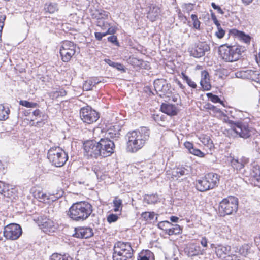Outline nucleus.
Here are the masks:
<instances>
[{
	"label": "nucleus",
	"mask_w": 260,
	"mask_h": 260,
	"mask_svg": "<svg viewBox=\"0 0 260 260\" xmlns=\"http://www.w3.org/2000/svg\"><path fill=\"white\" fill-rule=\"evenodd\" d=\"M184 145L185 147L188 149L189 152H191V150L194 148L193 144L190 142H185Z\"/></svg>",
	"instance_id": "680f3d73"
},
{
	"label": "nucleus",
	"mask_w": 260,
	"mask_h": 260,
	"mask_svg": "<svg viewBox=\"0 0 260 260\" xmlns=\"http://www.w3.org/2000/svg\"><path fill=\"white\" fill-rule=\"evenodd\" d=\"M154 87L156 92L159 96H169L171 93L170 86L166 80L163 79H158L154 81Z\"/></svg>",
	"instance_id": "4468645a"
},
{
	"label": "nucleus",
	"mask_w": 260,
	"mask_h": 260,
	"mask_svg": "<svg viewBox=\"0 0 260 260\" xmlns=\"http://www.w3.org/2000/svg\"><path fill=\"white\" fill-rule=\"evenodd\" d=\"M191 18L192 22L193 28L199 30L200 29L201 22L199 20L197 15L196 14H191Z\"/></svg>",
	"instance_id": "79ce46f5"
},
{
	"label": "nucleus",
	"mask_w": 260,
	"mask_h": 260,
	"mask_svg": "<svg viewBox=\"0 0 260 260\" xmlns=\"http://www.w3.org/2000/svg\"><path fill=\"white\" fill-rule=\"evenodd\" d=\"M149 130L146 127L129 132L126 135L127 151L136 152L145 144L149 137Z\"/></svg>",
	"instance_id": "f257e3e1"
},
{
	"label": "nucleus",
	"mask_w": 260,
	"mask_h": 260,
	"mask_svg": "<svg viewBox=\"0 0 260 260\" xmlns=\"http://www.w3.org/2000/svg\"><path fill=\"white\" fill-rule=\"evenodd\" d=\"M209 50V47L207 44L200 42L191 50L190 54L194 57L199 58L204 56Z\"/></svg>",
	"instance_id": "6ab92c4d"
},
{
	"label": "nucleus",
	"mask_w": 260,
	"mask_h": 260,
	"mask_svg": "<svg viewBox=\"0 0 260 260\" xmlns=\"http://www.w3.org/2000/svg\"><path fill=\"white\" fill-rule=\"evenodd\" d=\"M207 96L213 103H222L217 95H214L212 93H207Z\"/></svg>",
	"instance_id": "a18cd8bd"
},
{
	"label": "nucleus",
	"mask_w": 260,
	"mask_h": 260,
	"mask_svg": "<svg viewBox=\"0 0 260 260\" xmlns=\"http://www.w3.org/2000/svg\"><path fill=\"white\" fill-rule=\"evenodd\" d=\"M133 255V250L128 242L118 241L114 246L113 260H128Z\"/></svg>",
	"instance_id": "20e7f679"
},
{
	"label": "nucleus",
	"mask_w": 260,
	"mask_h": 260,
	"mask_svg": "<svg viewBox=\"0 0 260 260\" xmlns=\"http://www.w3.org/2000/svg\"><path fill=\"white\" fill-rule=\"evenodd\" d=\"M238 199L234 197L224 199L219 204V210L223 215H230L236 212L238 209Z\"/></svg>",
	"instance_id": "0eeeda50"
},
{
	"label": "nucleus",
	"mask_w": 260,
	"mask_h": 260,
	"mask_svg": "<svg viewBox=\"0 0 260 260\" xmlns=\"http://www.w3.org/2000/svg\"><path fill=\"white\" fill-rule=\"evenodd\" d=\"M94 35L95 38L96 39V40L99 41L101 40L103 37L107 36V34H106L105 32L101 33L96 32H95Z\"/></svg>",
	"instance_id": "e2e57ef3"
},
{
	"label": "nucleus",
	"mask_w": 260,
	"mask_h": 260,
	"mask_svg": "<svg viewBox=\"0 0 260 260\" xmlns=\"http://www.w3.org/2000/svg\"><path fill=\"white\" fill-rule=\"evenodd\" d=\"M6 19L5 15H1L0 16V38H1V34L4 25V21Z\"/></svg>",
	"instance_id": "4d7b16f0"
},
{
	"label": "nucleus",
	"mask_w": 260,
	"mask_h": 260,
	"mask_svg": "<svg viewBox=\"0 0 260 260\" xmlns=\"http://www.w3.org/2000/svg\"><path fill=\"white\" fill-rule=\"evenodd\" d=\"M200 243L203 247H207V245H208L207 239L205 237H203L200 240Z\"/></svg>",
	"instance_id": "69168bd1"
},
{
	"label": "nucleus",
	"mask_w": 260,
	"mask_h": 260,
	"mask_svg": "<svg viewBox=\"0 0 260 260\" xmlns=\"http://www.w3.org/2000/svg\"><path fill=\"white\" fill-rule=\"evenodd\" d=\"M118 216L116 214H110L107 218L108 222L110 223L115 222L118 219Z\"/></svg>",
	"instance_id": "6e6d98bb"
},
{
	"label": "nucleus",
	"mask_w": 260,
	"mask_h": 260,
	"mask_svg": "<svg viewBox=\"0 0 260 260\" xmlns=\"http://www.w3.org/2000/svg\"><path fill=\"white\" fill-rule=\"evenodd\" d=\"M63 192L60 191L56 194H47L42 191H36L34 192V197L40 202L49 204L58 199L62 196Z\"/></svg>",
	"instance_id": "2eb2a0df"
},
{
	"label": "nucleus",
	"mask_w": 260,
	"mask_h": 260,
	"mask_svg": "<svg viewBox=\"0 0 260 260\" xmlns=\"http://www.w3.org/2000/svg\"><path fill=\"white\" fill-rule=\"evenodd\" d=\"M19 104L27 108H36L38 104L34 102H30L26 100H20Z\"/></svg>",
	"instance_id": "c03bdc74"
},
{
	"label": "nucleus",
	"mask_w": 260,
	"mask_h": 260,
	"mask_svg": "<svg viewBox=\"0 0 260 260\" xmlns=\"http://www.w3.org/2000/svg\"><path fill=\"white\" fill-rule=\"evenodd\" d=\"M189 153L200 157H203L205 156V154L203 152H202L199 149L194 148H193L191 150V152H189Z\"/></svg>",
	"instance_id": "3c124183"
},
{
	"label": "nucleus",
	"mask_w": 260,
	"mask_h": 260,
	"mask_svg": "<svg viewBox=\"0 0 260 260\" xmlns=\"http://www.w3.org/2000/svg\"><path fill=\"white\" fill-rule=\"evenodd\" d=\"M44 9L46 12L51 14L56 12L58 8L56 3H50L46 4Z\"/></svg>",
	"instance_id": "2f4dec72"
},
{
	"label": "nucleus",
	"mask_w": 260,
	"mask_h": 260,
	"mask_svg": "<svg viewBox=\"0 0 260 260\" xmlns=\"http://www.w3.org/2000/svg\"><path fill=\"white\" fill-rule=\"evenodd\" d=\"M66 95V91L63 89H58L53 90L49 93V96L52 99H57L60 96H64Z\"/></svg>",
	"instance_id": "7c9ffc66"
},
{
	"label": "nucleus",
	"mask_w": 260,
	"mask_h": 260,
	"mask_svg": "<svg viewBox=\"0 0 260 260\" xmlns=\"http://www.w3.org/2000/svg\"><path fill=\"white\" fill-rule=\"evenodd\" d=\"M74 236L79 238L87 239L93 235V230L89 227H79L75 228Z\"/></svg>",
	"instance_id": "aec40b11"
},
{
	"label": "nucleus",
	"mask_w": 260,
	"mask_h": 260,
	"mask_svg": "<svg viewBox=\"0 0 260 260\" xmlns=\"http://www.w3.org/2000/svg\"><path fill=\"white\" fill-rule=\"evenodd\" d=\"M108 29L107 31L105 32L107 35H113L116 31V29L114 26H111L107 28Z\"/></svg>",
	"instance_id": "bf43d9fd"
},
{
	"label": "nucleus",
	"mask_w": 260,
	"mask_h": 260,
	"mask_svg": "<svg viewBox=\"0 0 260 260\" xmlns=\"http://www.w3.org/2000/svg\"><path fill=\"white\" fill-rule=\"evenodd\" d=\"M122 201L118 197H115L113 200L114 211L115 212L120 211L122 208Z\"/></svg>",
	"instance_id": "72a5a7b5"
},
{
	"label": "nucleus",
	"mask_w": 260,
	"mask_h": 260,
	"mask_svg": "<svg viewBox=\"0 0 260 260\" xmlns=\"http://www.w3.org/2000/svg\"><path fill=\"white\" fill-rule=\"evenodd\" d=\"M199 139L200 140L201 142H202V143L205 145L211 146L212 144V141L211 139H210V137L207 135H202L199 137Z\"/></svg>",
	"instance_id": "a19ab883"
},
{
	"label": "nucleus",
	"mask_w": 260,
	"mask_h": 260,
	"mask_svg": "<svg viewBox=\"0 0 260 260\" xmlns=\"http://www.w3.org/2000/svg\"><path fill=\"white\" fill-rule=\"evenodd\" d=\"M171 225V223L169 221H161L159 223H158V227L159 229L165 231V229H168V228L169 226H170Z\"/></svg>",
	"instance_id": "8fccbe9b"
},
{
	"label": "nucleus",
	"mask_w": 260,
	"mask_h": 260,
	"mask_svg": "<svg viewBox=\"0 0 260 260\" xmlns=\"http://www.w3.org/2000/svg\"><path fill=\"white\" fill-rule=\"evenodd\" d=\"M200 85L204 90L208 91L211 89V85L210 82L209 75L206 70H204L201 72Z\"/></svg>",
	"instance_id": "b1692460"
},
{
	"label": "nucleus",
	"mask_w": 260,
	"mask_h": 260,
	"mask_svg": "<svg viewBox=\"0 0 260 260\" xmlns=\"http://www.w3.org/2000/svg\"><path fill=\"white\" fill-rule=\"evenodd\" d=\"M108 19L97 20L96 25L101 28L102 29L105 30L109 27L110 24L107 21Z\"/></svg>",
	"instance_id": "37998d69"
},
{
	"label": "nucleus",
	"mask_w": 260,
	"mask_h": 260,
	"mask_svg": "<svg viewBox=\"0 0 260 260\" xmlns=\"http://www.w3.org/2000/svg\"><path fill=\"white\" fill-rule=\"evenodd\" d=\"M205 180L208 182V184L210 189L214 188L217 186L219 181V176L213 173H210L207 174L204 177Z\"/></svg>",
	"instance_id": "5701e85b"
},
{
	"label": "nucleus",
	"mask_w": 260,
	"mask_h": 260,
	"mask_svg": "<svg viewBox=\"0 0 260 260\" xmlns=\"http://www.w3.org/2000/svg\"><path fill=\"white\" fill-rule=\"evenodd\" d=\"M108 41H109L111 43H115L116 44H118V43L117 42V37L113 35V36L109 37L108 38Z\"/></svg>",
	"instance_id": "338daca9"
},
{
	"label": "nucleus",
	"mask_w": 260,
	"mask_h": 260,
	"mask_svg": "<svg viewBox=\"0 0 260 260\" xmlns=\"http://www.w3.org/2000/svg\"><path fill=\"white\" fill-rule=\"evenodd\" d=\"M47 157L50 162L57 167L63 166L68 159L67 153L59 147L51 148L48 150Z\"/></svg>",
	"instance_id": "423d86ee"
},
{
	"label": "nucleus",
	"mask_w": 260,
	"mask_h": 260,
	"mask_svg": "<svg viewBox=\"0 0 260 260\" xmlns=\"http://www.w3.org/2000/svg\"><path fill=\"white\" fill-rule=\"evenodd\" d=\"M76 45L69 41H64L60 47V54L63 62H68L75 55Z\"/></svg>",
	"instance_id": "6e6552de"
},
{
	"label": "nucleus",
	"mask_w": 260,
	"mask_h": 260,
	"mask_svg": "<svg viewBox=\"0 0 260 260\" xmlns=\"http://www.w3.org/2000/svg\"><path fill=\"white\" fill-rule=\"evenodd\" d=\"M211 6L214 9L217 10V12L221 14H223L224 13L223 10L221 9V8L219 6L217 5L215 3H212Z\"/></svg>",
	"instance_id": "052dcab7"
},
{
	"label": "nucleus",
	"mask_w": 260,
	"mask_h": 260,
	"mask_svg": "<svg viewBox=\"0 0 260 260\" xmlns=\"http://www.w3.org/2000/svg\"><path fill=\"white\" fill-rule=\"evenodd\" d=\"M230 34L231 35L235 37L240 41L247 44H249L250 43L251 37L243 31L238 30L236 29H232L230 30Z\"/></svg>",
	"instance_id": "412c9836"
},
{
	"label": "nucleus",
	"mask_w": 260,
	"mask_h": 260,
	"mask_svg": "<svg viewBox=\"0 0 260 260\" xmlns=\"http://www.w3.org/2000/svg\"><path fill=\"white\" fill-rule=\"evenodd\" d=\"M210 247L215 250L216 256L220 258H225L231 250V247L228 245L211 244Z\"/></svg>",
	"instance_id": "a211bd4d"
},
{
	"label": "nucleus",
	"mask_w": 260,
	"mask_h": 260,
	"mask_svg": "<svg viewBox=\"0 0 260 260\" xmlns=\"http://www.w3.org/2000/svg\"><path fill=\"white\" fill-rule=\"evenodd\" d=\"M250 72H254V71L251 70H246L245 71H241L240 74L242 77L251 80L252 74L250 73Z\"/></svg>",
	"instance_id": "de8ad7c7"
},
{
	"label": "nucleus",
	"mask_w": 260,
	"mask_h": 260,
	"mask_svg": "<svg viewBox=\"0 0 260 260\" xmlns=\"http://www.w3.org/2000/svg\"><path fill=\"white\" fill-rule=\"evenodd\" d=\"M9 110L6 109L3 105H0V120H5L8 118Z\"/></svg>",
	"instance_id": "f704fd0d"
},
{
	"label": "nucleus",
	"mask_w": 260,
	"mask_h": 260,
	"mask_svg": "<svg viewBox=\"0 0 260 260\" xmlns=\"http://www.w3.org/2000/svg\"><path fill=\"white\" fill-rule=\"evenodd\" d=\"M109 12L104 10H100L98 11L96 14V18L97 20H102L108 19Z\"/></svg>",
	"instance_id": "e433bc0d"
},
{
	"label": "nucleus",
	"mask_w": 260,
	"mask_h": 260,
	"mask_svg": "<svg viewBox=\"0 0 260 260\" xmlns=\"http://www.w3.org/2000/svg\"><path fill=\"white\" fill-rule=\"evenodd\" d=\"M147 17L151 21L153 22L159 19L161 10L160 7L155 4H150L147 8Z\"/></svg>",
	"instance_id": "dca6fc26"
},
{
	"label": "nucleus",
	"mask_w": 260,
	"mask_h": 260,
	"mask_svg": "<svg viewBox=\"0 0 260 260\" xmlns=\"http://www.w3.org/2000/svg\"><path fill=\"white\" fill-rule=\"evenodd\" d=\"M251 175L257 182V184H260V166L254 162L252 164Z\"/></svg>",
	"instance_id": "a878e982"
},
{
	"label": "nucleus",
	"mask_w": 260,
	"mask_h": 260,
	"mask_svg": "<svg viewBox=\"0 0 260 260\" xmlns=\"http://www.w3.org/2000/svg\"><path fill=\"white\" fill-rule=\"evenodd\" d=\"M9 190V185L3 182H0V191L2 193H4V196H6L5 193Z\"/></svg>",
	"instance_id": "603ef678"
},
{
	"label": "nucleus",
	"mask_w": 260,
	"mask_h": 260,
	"mask_svg": "<svg viewBox=\"0 0 260 260\" xmlns=\"http://www.w3.org/2000/svg\"><path fill=\"white\" fill-rule=\"evenodd\" d=\"M253 133V129L244 122L234 123L231 128L227 131V134L229 137H240L244 139L249 138Z\"/></svg>",
	"instance_id": "39448f33"
},
{
	"label": "nucleus",
	"mask_w": 260,
	"mask_h": 260,
	"mask_svg": "<svg viewBox=\"0 0 260 260\" xmlns=\"http://www.w3.org/2000/svg\"><path fill=\"white\" fill-rule=\"evenodd\" d=\"M39 226L46 233L54 232L58 228V224L52 219L41 216L39 219Z\"/></svg>",
	"instance_id": "f8f14e48"
},
{
	"label": "nucleus",
	"mask_w": 260,
	"mask_h": 260,
	"mask_svg": "<svg viewBox=\"0 0 260 260\" xmlns=\"http://www.w3.org/2000/svg\"><path fill=\"white\" fill-rule=\"evenodd\" d=\"M99 142L93 140L88 141L84 143V149L88 156L97 158L101 156Z\"/></svg>",
	"instance_id": "ddd939ff"
},
{
	"label": "nucleus",
	"mask_w": 260,
	"mask_h": 260,
	"mask_svg": "<svg viewBox=\"0 0 260 260\" xmlns=\"http://www.w3.org/2000/svg\"><path fill=\"white\" fill-rule=\"evenodd\" d=\"M90 81V82L92 84L93 86H95L98 83L102 82L101 80H100L97 77H92L91 79H89Z\"/></svg>",
	"instance_id": "0e129e2a"
},
{
	"label": "nucleus",
	"mask_w": 260,
	"mask_h": 260,
	"mask_svg": "<svg viewBox=\"0 0 260 260\" xmlns=\"http://www.w3.org/2000/svg\"><path fill=\"white\" fill-rule=\"evenodd\" d=\"M184 251L189 257L203 255L205 252L204 249H201L199 245L194 243L187 245L184 249Z\"/></svg>",
	"instance_id": "f3484780"
},
{
	"label": "nucleus",
	"mask_w": 260,
	"mask_h": 260,
	"mask_svg": "<svg viewBox=\"0 0 260 260\" xmlns=\"http://www.w3.org/2000/svg\"><path fill=\"white\" fill-rule=\"evenodd\" d=\"M155 214L154 212H144L141 214V217L146 221L153 220Z\"/></svg>",
	"instance_id": "c9c22d12"
},
{
	"label": "nucleus",
	"mask_w": 260,
	"mask_h": 260,
	"mask_svg": "<svg viewBox=\"0 0 260 260\" xmlns=\"http://www.w3.org/2000/svg\"><path fill=\"white\" fill-rule=\"evenodd\" d=\"M101 156L105 157L110 156L113 152L115 144L108 138L101 139L99 142Z\"/></svg>",
	"instance_id": "9b49d317"
},
{
	"label": "nucleus",
	"mask_w": 260,
	"mask_h": 260,
	"mask_svg": "<svg viewBox=\"0 0 260 260\" xmlns=\"http://www.w3.org/2000/svg\"><path fill=\"white\" fill-rule=\"evenodd\" d=\"M245 48L242 46H230L222 45L219 48V54L223 60L226 62H233L238 60Z\"/></svg>",
	"instance_id": "7ed1b4c3"
},
{
	"label": "nucleus",
	"mask_w": 260,
	"mask_h": 260,
	"mask_svg": "<svg viewBox=\"0 0 260 260\" xmlns=\"http://www.w3.org/2000/svg\"><path fill=\"white\" fill-rule=\"evenodd\" d=\"M184 9L188 13L191 11L193 9V5L192 4H185L184 5Z\"/></svg>",
	"instance_id": "13d9d810"
},
{
	"label": "nucleus",
	"mask_w": 260,
	"mask_h": 260,
	"mask_svg": "<svg viewBox=\"0 0 260 260\" xmlns=\"http://www.w3.org/2000/svg\"><path fill=\"white\" fill-rule=\"evenodd\" d=\"M80 115L82 120L88 124L92 123L99 118V114L89 106L82 108L80 111Z\"/></svg>",
	"instance_id": "9d476101"
},
{
	"label": "nucleus",
	"mask_w": 260,
	"mask_h": 260,
	"mask_svg": "<svg viewBox=\"0 0 260 260\" xmlns=\"http://www.w3.org/2000/svg\"><path fill=\"white\" fill-rule=\"evenodd\" d=\"M248 162V159L245 157H242L240 158H232L230 160L232 167L237 171H241Z\"/></svg>",
	"instance_id": "4be33fe9"
},
{
	"label": "nucleus",
	"mask_w": 260,
	"mask_h": 260,
	"mask_svg": "<svg viewBox=\"0 0 260 260\" xmlns=\"http://www.w3.org/2000/svg\"><path fill=\"white\" fill-rule=\"evenodd\" d=\"M138 260H154V256L150 250H143L139 253Z\"/></svg>",
	"instance_id": "cd10ccee"
},
{
	"label": "nucleus",
	"mask_w": 260,
	"mask_h": 260,
	"mask_svg": "<svg viewBox=\"0 0 260 260\" xmlns=\"http://www.w3.org/2000/svg\"><path fill=\"white\" fill-rule=\"evenodd\" d=\"M106 135L107 137H109L111 138H115L119 137L120 133L118 129H114L110 128L107 131Z\"/></svg>",
	"instance_id": "4c0bfd02"
},
{
	"label": "nucleus",
	"mask_w": 260,
	"mask_h": 260,
	"mask_svg": "<svg viewBox=\"0 0 260 260\" xmlns=\"http://www.w3.org/2000/svg\"><path fill=\"white\" fill-rule=\"evenodd\" d=\"M252 74L251 80L260 83V72L258 71H254V72H250Z\"/></svg>",
	"instance_id": "49530a36"
},
{
	"label": "nucleus",
	"mask_w": 260,
	"mask_h": 260,
	"mask_svg": "<svg viewBox=\"0 0 260 260\" xmlns=\"http://www.w3.org/2000/svg\"><path fill=\"white\" fill-rule=\"evenodd\" d=\"M170 226L172 227L170 228L169 226L168 229H165L166 233L168 234L169 235H176L180 233L181 229L178 225H173L171 224Z\"/></svg>",
	"instance_id": "c756f323"
},
{
	"label": "nucleus",
	"mask_w": 260,
	"mask_h": 260,
	"mask_svg": "<svg viewBox=\"0 0 260 260\" xmlns=\"http://www.w3.org/2000/svg\"><path fill=\"white\" fill-rule=\"evenodd\" d=\"M188 173V171L184 167L177 168L173 172V175L176 177H180L181 176L186 175Z\"/></svg>",
	"instance_id": "473e14b6"
},
{
	"label": "nucleus",
	"mask_w": 260,
	"mask_h": 260,
	"mask_svg": "<svg viewBox=\"0 0 260 260\" xmlns=\"http://www.w3.org/2000/svg\"><path fill=\"white\" fill-rule=\"evenodd\" d=\"M161 111L168 115L174 116L177 114L178 109L175 105L170 103H163L161 105Z\"/></svg>",
	"instance_id": "393cba45"
},
{
	"label": "nucleus",
	"mask_w": 260,
	"mask_h": 260,
	"mask_svg": "<svg viewBox=\"0 0 260 260\" xmlns=\"http://www.w3.org/2000/svg\"><path fill=\"white\" fill-rule=\"evenodd\" d=\"M93 87L92 84L90 82V80L86 81L83 84V88L85 91H89L92 89Z\"/></svg>",
	"instance_id": "864d4df0"
},
{
	"label": "nucleus",
	"mask_w": 260,
	"mask_h": 260,
	"mask_svg": "<svg viewBox=\"0 0 260 260\" xmlns=\"http://www.w3.org/2000/svg\"><path fill=\"white\" fill-rule=\"evenodd\" d=\"M93 211L92 205L85 201L73 204L70 208L68 215L75 221H82L87 219Z\"/></svg>",
	"instance_id": "f03ea898"
},
{
	"label": "nucleus",
	"mask_w": 260,
	"mask_h": 260,
	"mask_svg": "<svg viewBox=\"0 0 260 260\" xmlns=\"http://www.w3.org/2000/svg\"><path fill=\"white\" fill-rule=\"evenodd\" d=\"M118 71H123L124 72L125 71L123 66L120 63H117L115 68Z\"/></svg>",
	"instance_id": "774afa93"
},
{
	"label": "nucleus",
	"mask_w": 260,
	"mask_h": 260,
	"mask_svg": "<svg viewBox=\"0 0 260 260\" xmlns=\"http://www.w3.org/2000/svg\"><path fill=\"white\" fill-rule=\"evenodd\" d=\"M22 230L21 226L16 223H10L5 226L3 235L7 240H15L22 235Z\"/></svg>",
	"instance_id": "1a4fd4ad"
},
{
	"label": "nucleus",
	"mask_w": 260,
	"mask_h": 260,
	"mask_svg": "<svg viewBox=\"0 0 260 260\" xmlns=\"http://www.w3.org/2000/svg\"><path fill=\"white\" fill-rule=\"evenodd\" d=\"M157 196L154 194L147 196V197L145 198V200H147L148 204L155 203L157 202Z\"/></svg>",
	"instance_id": "09e8293b"
},
{
	"label": "nucleus",
	"mask_w": 260,
	"mask_h": 260,
	"mask_svg": "<svg viewBox=\"0 0 260 260\" xmlns=\"http://www.w3.org/2000/svg\"><path fill=\"white\" fill-rule=\"evenodd\" d=\"M50 260H71V258L66 255L54 253L51 256Z\"/></svg>",
	"instance_id": "ea45409f"
},
{
	"label": "nucleus",
	"mask_w": 260,
	"mask_h": 260,
	"mask_svg": "<svg viewBox=\"0 0 260 260\" xmlns=\"http://www.w3.org/2000/svg\"><path fill=\"white\" fill-rule=\"evenodd\" d=\"M182 78L184 80L186 83L190 87L192 88H196L197 87V84L196 83L193 81L190 78H189L187 75H186L184 73H181Z\"/></svg>",
	"instance_id": "58836bf2"
},
{
	"label": "nucleus",
	"mask_w": 260,
	"mask_h": 260,
	"mask_svg": "<svg viewBox=\"0 0 260 260\" xmlns=\"http://www.w3.org/2000/svg\"><path fill=\"white\" fill-rule=\"evenodd\" d=\"M208 182L205 180V177L196 181V188L200 191L203 192L209 190Z\"/></svg>",
	"instance_id": "bb28decb"
},
{
	"label": "nucleus",
	"mask_w": 260,
	"mask_h": 260,
	"mask_svg": "<svg viewBox=\"0 0 260 260\" xmlns=\"http://www.w3.org/2000/svg\"><path fill=\"white\" fill-rule=\"evenodd\" d=\"M218 31L216 32V36L219 39L222 38L225 35V31L221 27L220 25L219 26H217Z\"/></svg>",
	"instance_id": "5fc2aeb1"
},
{
	"label": "nucleus",
	"mask_w": 260,
	"mask_h": 260,
	"mask_svg": "<svg viewBox=\"0 0 260 260\" xmlns=\"http://www.w3.org/2000/svg\"><path fill=\"white\" fill-rule=\"evenodd\" d=\"M250 245L244 244L239 248H237L236 252L239 253L242 256H246L250 253Z\"/></svg>",
	"instance_id": "c85d7f7f"
}]
</instances>
